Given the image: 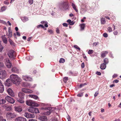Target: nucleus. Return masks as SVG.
<instances>
[{
	"label": "nucleus",
	"mask_w": 121,
	"mask_h": 121,
	"mask_svg": "<svg viewBox=\"0 0 121 121\" xmlns=\"http://www.w3.org/2000/svg\"><path fill=\"white\" fill-rule=\"evenodd\" d=\"M10 78L12 82L15 84H17V82L21 81V79L20 78L16 75L14 74H12L10 76Z\"/></svg>",
	"instance_id": "1"
},
{
	"label": "nucleus",
	"mask_w": 121,
	"mask_h": 121,
	"mask_svg": "<svg viewBox=\"0 0 121 121\" xmlns=\"http://www.w3.org/2000/svg\"><path fill=\"white\" fill-rule=\"evenodd\" d=\"M26 104L29 106L38 107L39 105L34 101L31 100H28L26 101Z\"/></svg>",
	"instance_id": "2"
},
{
	"label": "nucleus",
	"mask_w": 121,
	"mask_h": 121,
	"mask_svg": "<svg viewBox=\"0 0 121 121\" xmlns=\"http://www.w3.org/2000/svg\"><path fill=\"white\" fill-rule=\"evenodd\" d=\"M16 115L13 113L8 112L6 114V117L8 118H13L15 117Z\"/></svg>",
	"instance_id": "3"
},
{
	"label": "nucleus",
	"mask_w": 121,
	"mask_h": 121,
	"mask_svg": "<svg viewBox=\"0 0 121 121\" xmlns=\"http://www.w3.org/2000/svg\"><path fill=\"white\" fill-rule=\"evenodd\" d=\"M6 67L9 68H11L12 64L10 62V60L8 58H6L5 60V62Z\"/></svg>",
	"instance_id": "4"
},
{
	"label": "nucleus",
	"mask_w": 121,
	"mask_h": 121,
	"mask_svg": "<svg viewBox=\"0 0 121 121\" xmlns=\"http://www.w3.org/2000/svg\"><path fill=\"white\" fill-rule=\"evenodd\" d=\"M8 55L11 58H14L15 57V53L14 51L13 50L9 51L8 53Z\"/></svg>",
	"instance_id": "5"
},
{
	"label": "nucleus",
	"mask_w": 121,
	"mask_h": 121,
	"mask_svg": "<svg viewBox=\"0 0 121 121\" xmlns=\"http://www.w3.org/2000/svg\"><path fill=\"white\" fill-rule=\"evenodd\" d=\"M6 75V72L5 70H0V78H3Z\"/></svg>",
	"instance_id": "6"
},
{
	"label": "nucleus",
	"mask_w": 121,
	"mask_h": 121,
	"mask_svg": "<svg viewBox=\"0 0 121 121\" xmlns=\"http://www.w3.org/2000/svg\"><path fill=\"white\" fill-rule=\"evenodd\" d=\"M24 116L27 118H33L35 117L34 115L25 112Z\"/></svg>",
	"instance_id": "7"
},
{
	"label": "nucleus",
	"mask_w": 121,
	"mask_h": 121,
	"mask_svg": "<svg viewBox=\"0 0 121 121\" xmlns=\"http://www.w3.org/2000/svg\"><path fill=\"white\" fill-rule=\"evenodd\" d=\"M48 111H47L45 112V115H49L51 113V112L54 111L55 109V108H49Z\"/></svg>",
	"instance_id": "8"
},
{
	"label": "nucleus",
	"mask_w": 121,
	"mask_h": 121,
	"mask_svg": "<svg viewBox=\"0 0 121 121\" xmlns=\"http://www.w3.org/2000/svg\"><path fill=\"white\" fill-rule=\"evenodd\" d=\"M22 92L27 94L31 93L33 92V91L31 90L25 88H22Z\"/></svg>",
	"instance_id": "9"
},
{
	"label": "nucleus",
	"mask_w": 121,
	"mask_h": 121,
	"mask_svg": "<svg viewBox=\"0 0 121 121\" xmlns=\"http://www.w3.org/2000/svg\"><path fill=\"white\" fill-rule=\"evenodd\" d=\"M22 78L24 80L26 81H31L32 80L31 78L27 75L23 76Z\"/></svg>",
	"instance_id": "10"
},
{
	"label": "nucleus",
	"mask_w": 121,
	"mask_h": 121,
	"mask_svg": "<svg viewBox=\"0 0 121 121\" xmlns=\"http://www.w3.org/2000/svg\"><path fill=\"white\" fill-rule=\"evenodd\" d=\"M15 121H27L26 119L23 117H20L16 118Z\"/></svg>",
	"instance_id": "11"
},
{
	"label": "nucleus",
	"mask_w": 121,
	"mask_h": 121,
	"mask_svg": "<svg viewBox=\"0 0 121 121\" xmlns=\"http://www.w3.org/2000/svg\"><path fill=\"white\" fill-rule=\"evenodd\" d=\"M7 92L8 93V94L10 95L13 97L14 96V92H13V91L10 88H9L7 90Z\"/></svg>",
	"instance_id": "12"
},
{
	"label": "nucleus",
	"mask_w": 121,
	"mask_h": 121,
	"mask_svg": "<svg viewBox=\"0 0 121 121\" xmlns=\"http://www.w3.org/2000/svg\"><path fill=\"white\" fill-rule=\"evenodd\" d=\"M12 82L11 80L9 79H7L5 83V85L6 86H9L11 85V82Z\"/></svg>",
	"instance_id": "13"
},
{
	"label": "nucleus",
	"mask_w": 121,
	"mask_h": 121,
	"mask_svg": "<svg viewBox=\"0 0 121 121\" xmlns=\"http://www.w3.org/2000/svg\"><path fill=\"white\" fill-rule=\"evenodd\" d=\"M15 110L18 112H20L22 111V109L21 107L19 106L17 107H15Z\"/></svg>",
	"instance_id": "14"
},
{
	"label": "nucleus",
	"mask_w": 121,
	"mask_h": 121,
	"mask_svg": "<svg viewBox=\"0 0 121 121\" xmlns=\"http://www.w3.org/2000/svg\"><path fill=\"white\" fill-rule=\"evenodd\" d=\"M39 119L41 121H48L47 117L44 116L40 117H39Z\"/></svg>",
	"instance_id": "15"
},
{
	"label": "nucleus",
	"mask_w": 121,
	"mask_h": 121,
	"mask_svg": "<svg viewBox=\"0 0 121 121\" xmlns=\"http://www.w3.org/2000/svg\"><path fill=\"white\" fill-rule=\"evenodd\" d=\"M4 90V88L2 82L0 80V93H2Z\"/></svg>",
	"instance_id": "16"
},
{
	"label": "nucleus",
	"mask_w": 121,
	"mask_h": 121,
	"mask_svg": "<svg viewBox=\"0 0 121 121\" xmlns=\"http://www.w3.org/2000/svg\"><path fill=\"white\" fill-rule=\"evenodd\" d=\"M2 38L3 42L5 43H6L7 42V40L5 37V35H4L2 36Z\"/></svg>",
	"instance_id": "17"
},
{
	"label": "nucleus",
	"mask_w": 121,
	"mask_h": 121,
	"mask_svg": "<svg viewBox=\"0 0 121 121\" xmlns=\"http://www.w3.org/2000/svg\"><path fill=\"white\" fill-rule=\"evenodd\" d=\"M11 70L13 72L17 73H19V69L15 67H13L12 69Z\"/></svg>",
	"instance_id": "18"
},
{
	"label": "nucleus",
	"mask_w": 121,
	"mask_h": 121,
	"mask_svg": "<svg viewBox=\"0 0 121 121\" xmlns=\"http://www.w3.org/2000/svg\"><path fill=\"white\" fill-rule=\"evenodd\" d=\"M108 53V51H104L101 52V56L104 57Z\"/></svg>",
	"instance_id": "19"
},
{
	"label": "nucleus",
	"mask_w": 121,
	"mask_h": 121,
	"mask_svg": "<svg viewBox=\"0 0 121 121\" xmlns=\"http://www.w3.org/2000/svg\"><path fill=\"white\" fill-rule=\"evenodd\" d=\"M29 96L31 98H33L35 99H39L37 95H29Z\"/></svg>",
	"instance_id": "20"
},
{
	"label": "nucleus",
	"mask_w": 121,
	"mask_h": 121,
	"mask_svg": "<svg viewBox=\"0 0 121 121\" xmlns=\"http://www.w3.org/2000/svg\"><path fill=\"white\" fill-rule=\"evenodd\" d=\"M11 28L10 27H9V35H7H7L9 37H11L12 36V31L11 30Z\"/></svg>",
	"instance_id": "21"
},
{
	"label": "nucleus",
	"mask_w": 121,
	"mask_h": 121,
	"mask_svg": "<svg viewBox=\"0 0 121 121\" xmlns=\"http://www.w3.org/2000/svg\"><path fill=\"white\" fill-rule=\"evenodd\" d=\"M34 107H30L28 109V111L29 112L32 113H34Z\"/></svg>",
	"instance_id": "22"
},
{
	"label": "nucleus",
	"mask_w": 121,
	"mask_h": 121,
	"mask_svg": "<svg viewBox=\"0 0 121 121\" xmlns=\"http://www.w3.org/2000/svg\"><path fill=\"white\" fill-rule=\"evenodd\" d=\"M24 95L25 94L23 92H20L18 93V96L21 98H23Z\"/></svg>",
	"instance_id": "23"
},
{
	"label": "nucleus",
	"mask_w": 121,
	"mask_h": 121,
	"mask_svg": "<svg viewBox=\"0 0 121 121\" xmlns=\"http://www.w3.org/2000/svg\"><path fill=\"white\" fill-rule=\"evenodd\" d=\"M106 67V64L103 63L101 65L100 68L102 69H105Z\"/></svg>",
	"instance_id": "24"
},
{
	"label": "nucleus",
	"mask_w": 121,
	"mask_h": 121,
	"mask_svg": "<svg viewBox=\"0 0 121 121\" xmlns=\"http://www.w3.org/2000/svg\"><path fill=\"white\" fill-rule=\"evenodd\" d=\"M80 27L81 30H84L85 26V24H81L80 25Z\"/></svg>",
	"instance_id": "25"
},
{
	"label": "nucleus",
	"mask_w": 121,
	"mask_h": 121,
	"mask_svg": "<svg viewBox=\"0 0 121 121\" xmlns=\"http://www.w3.org/2000/svg\"><path fill=\"white\" fill-rule=\"evenodd\" d=\"M67 22L69 23V24L71 25H72L74 24V22L73 21H72L71 20L68 19L67 21Z\"/></svg>",
	"instance_id": "26"
},
{
	"label": "nucleus",
	"mask_w": 121,
	"mask_h": 121,
	"mask_svg": "<svg viewBox=\"0 0 121 121\" xmlns=\"http://www.w3.org/2000/svg\"><path fill=\"white\" fill-rule=\"evenodd\" d=\"M21 19L23 22H25L28 20V18L26 17H22L21 18Z\"/></svg>",
	"instance_id": "27"
},
{
	"label": "nucleus",
	"mask_w": 121,
	"mask_h": 121,
	"mask_svg": "<svg viewBox=\"0 0 121 121\" xmlns=\"http://www.w3.org/2000/svg\"><path fill=\"white\" fill-rule=\"evenodd\" d=\"M34 113H39V112L38 109L37 108H34Z\"/></svg>",
	"instance_id": "28"
},
{
	"label": "nucleus",
	"mask_w": 121,
	"mask_h": 121,
	"mask_svg": "<svg viewBox=\"0 0 121 121\" xmlns=\"http://www.w3.org/2000/svg\"><path fill=\"white\" fill-rule=\"evenodd\" d=\"M72 6L73 8L75 10V11L76 12H78V10L76 8V7L74 4L73 3H72Z\"/></svg>",
	"instance_id": "29"
},
{
	"label": "nucleus",
	"mask_w": 121,
	"mask_h": 121,
	"mask_svg": "<svg viewBox=\"0 0 121 121\" xmlns=\"http://www.w3.org/2000/svg\"><path fill=\"white\" fill-rule=\"evenodd\" d=\"M6 102V101L4 99H0V104H4Z\"/></svg>",
	"instance_id": "30"
},
{
	"label": "nucleus",
	"mask_w": 121,
	"mask_h": 121,
	"mask_svg": "<svg viewBox=\"0 0 121 121\" xmlns=\"http://www.w3.org/2000/svg\"><path fill=\"white\" fill-rule=\"evenodd\" d=\"M15 102V101L14 99L13 98H11L9 102L11 104H13Z\"/></svg>",
	"instance_id": "31"
},
{
	"label": "nucleus",
	"mask_w": 121,
	"mask_h": 121,
	"mask_svg": "<svg viewBox=\"0 0 121 121\" xmlns=\"http://www.w3.org/2000/svg\"><path fill=\"white\" fill-rule=\"evenodd\" d=\"M12 109L11 107L10 106H9L6 107L5 110L7 111H10Z\"/></svg>",
	"instance_id": "32"
},
{
	"label": "nucleus",
	"mask_w": 121,
	"mask_h": 121,
	"mask_svg": "<svg viewBox=\"0 0 121 121\" xmlns=\"http://www.w3.org/2000/svg\"><path fill=\"white\" fill-rule=\"evenodd\" d=\"M11 97L9 96H7L5 98V99L8 101L9 102Z\"/></svg>",
	"instance_id": "33"
},
{
	"label": "nucleus",
	"mask_w": 121,
	"mask_h": 121,
	"mask_svg": "<svg viewBox=\"0 0 121 121\" xmlns=\"http://www.w3.org/2000/svg\"><path fill=\"white\" fill-rule=\"evenodd\" d=\"M104 63L106 64H107L109 62L108 59L107 58H105L104 60Z\"/></svg>",
	"instance_id": "34"
},
{
	"label": "nucleus",
	"mask_w": 121,
	"mask_h": 121,
	"mask_svg": "<svg viewBox=\"0 0 121 121\" xmlns=\"http://www.w3.org/2000/svg\"><path fill=\"white\" fill-rule=\"evenodd\" d=\"M101 22L102 24H104L106 22L105 19L103 18H101Z\"/></svg>",
	"instance_id": "35"
},
{
	"label": "nucleus",
	"mask_w": 121,
	"mask_h": 121,
	"mask_svg": "<svg viewBox=\"0 0 121 121\" xmlns=\"http://www.w3.org/2000/svg\"><path fill=\"white\" fill-rule=\"evenodd\" d=\"M17 100L19 102L21 103H23L24 102V101L22 99H17Z\"/></svg>",
	"instance_id": "36"
},
{
	"label": "nucleus",
	"mask_w": 121,
	"mask_h": 121,
	"mask_svg": "<svg viewBox=\"0 0 121 121\" xmlns=\"http://www.w3.org/2000/svg\"><path fill=\"white\" fill-rule=\"evenodd\" d=\"M65 61V60L62 58H60L59 60V62L60 63H63Z\"/></svg>",
	"instance_id": "37"
},
{
	"label": "nucleus",
	"mask_w": 121,
	"mask_h": 121,
	"mask_svg": "<svg viewBox=\"0 0 121 121\" xmlns=\"http://www.w3.org/2000/svg\"><path fill=\"white\" fill-rule=\"evenodd\" d=\"M68 78L67 77H65L64 78L63 80L65 83H66L68 80Z\"/></svg>",
	"instance_id": "38"
},
{
	"label": "nucleus",
	"mask_w": 121,
	"mask_h": 121,
	"mask_svg": "<svg viewBox=\"0 0 121 121\" xmlns=\"http://www.w3.org/2000/svg\"><path fill=\"white\" fill-rule=\"evenodd\" d=\"M23 86H30V84L27 83H23Z\"/></svg>",
	"instance_id": "39"
},
{
	"label": "nucleus",
	"mask_w": 121,
	"mask_h": 121,
	"mask_svg": "<svg viewBox=\"0 0 121 121\" xmlns=\"http://www.w3.org/2000/svg\"><path fill=\"white\" fill-rule=\"evenodd\" d=\"M74 47L75 48L78 49L79 51L80 50V48L78 46L76 45H74Z\"/></svg>",
	"instance_id": "40"
},
{
	"label": "nucleus",
	"mask_w": 121,
	"mask_h": 121,
	"mask_svg": "<svg viewBox=\"0 0 121 121\" xmlns=\"http://www.w3.org/2000/svg\"><path fill=\"white\" fill-rule=\"evenodd\" d=\"M0 23H3L4 24H6V22L0 19Z\"/></svg>",
	"instance_id": "41"
},
{
	"label": "nucleus",
	"mask_w": 121,
	"mask_h": 121,
	"mask_svg": "<svg viewBox=\"0 0 121 121\" xmlns=\"http://www.w3.org/2000/svg\"><path fill=\"white\" fill-rule=\"evenodd\" d=\"M93 52V51L91 50H89L88 52V53L89 54H92Z\"/></svg>",
	"instance_id": "42"
},
{
	"label": "nucleus",
	"mask_w": 121,
	"mask_h": 121,
	"mask_svg": "<svg viewBox=\"0 0 121 121\" xmlns=\"http://www.w3.org/2000/svg\"><path fill=\"white\" fill-rule=\"evenodd\" d=\"M40 27H41L43 28H44V26L43 25H38L37 26V28H39Z\"/></svg>",
	"instance_id": "43"
},
{
	"label": "nucleus",
	"mask_w": 121,
	"mask_h": 121,
	"mask_svg": "<svg viewBox=\"0 0 121 121\" xmlns=\"http://www.w3.org/2000/svg\"><path fill=\"white\" fill-rule=\"evenodd\" d=\"M51 121H58V120L57 118L55 117L52 118Z\"/></svg>",
	"instance_id": "44"
},
{
	"label": "nucleus",
	"mask_w": 121,
	"mask_h": 121,
	"mask_svg": "<svg viewBox=\"0 0 121 121\" xmlns=\"http://www.w3.org/2000/svg\"><path fill=\"white\" fill-rule=\"evenodd\" d=\"M108 31L109 32H111L112 31V29L111 28L109 27L108 28Z\"/></svg>",
	"instance_id": "45"
},
{
	"label": "nucleus",
	"mask_w": 121,
	"mask_h": 121,
	"mask_svg": "<svg viewBox=\"0 0 121 121\" xmlns=\"http://www.w3.org/2000/svg\"><path fill=\"white\" fill-rule=\"evenodd\" d=\"M9 41L10 42V43L12 45H13V42L12 40L9 39Z\"/></svg>",
	"instance_id": "46"
},
{
	"label": "nucleus",
	"mask_w": 121,
	"mask_h": 121,
	"mask_svg": "<svg viewBox=\"0 0 121 121\" xmlns=\"http://www.w3.org/2000/svg\"><path fill=\"white\" fill-rule=\"evenodd\" d=\"M83 95V93H80L77 95V96L78 97H81Z\"/></svg>",
	"instance_id": "47"
},
{
	"label": "nucleus",
	"mask_w": 121,
	"mask_h": 121,
	"mask_svg": "<svg viewBox=\"0 0 121 121\" xmlns=\"http://www.w3.org/2000/svg\"><path fill=\"white\" fill-rule=\"evenodd\" d=\"M4 65L2 63L0 62V68H1L2 67H3Z\"/></svg>",
	"instance_id": "48"
},
{
	"label": "nucleus",
	"mask_w": 121,
	"mask_h": 121,
	"mask_svg": "<svg viewBox=\"0 0 121 121\" xmlns=\"http://www.w3.org/2000/svg\"><path fill=\"white\" fill-rule=\"evenodd\" d=\"M103 36L105 37H107L108 36V34L106 33H104L103 34Z\"/></svg>",
	"instance_id": "49"
},
{
	"label": "nucleus",
	"mask_w": 121,
	"mask_h": 121,
	"mask_svg": "<svg viewBox=\"0 0 121 121\" xmlns=\"http://www.w3.org/2000/svg\"><path fill=\"white\" fill-rule=\"evenodd\" d=\"M6 9V8L5 7H3L1 8V10L2 11H5Z\"/></svg>",
	"instance_id": "50"
},
{
	"label": "nucleus",
	"mask_w": 121,
	"mask_h": 121,
	"mask_svg": "<svg viewBox=\"0 0 121 121\" xmlns=\"http://www.w3.org/2000/svg\"><path fill=\"white\" fill-rule=\"evenodd\" d=\"M29 2L30 4H32L33 3V0H29Z\"/></svg>",
	"instance_id": "51"
},
{
	"label": "nucleus",
	"mask_w": 121,
	"mask_h": 121,
	"mask_svg": "<svg viewBox=\"0 0 121 121\" xmlns=\"http://www.w3.org/2000/svg\"><path fill=\"white\" fill-rule=\"evenodd\" d=\"M86 85V83H84L83 84H81L80 85V88H81L82 86H84Z\"/></svg>",
	"instance_id": "52"
},
{
	"label": "nucleus",
	"mask_w": 121,
	"mask_h": 121,
	"mask_svg": "<svg viewBox=\"0 0 121 121\" xmlns=\"http://www.w3.org/2000/svg\"><path fill=\"white\" fill-rule=\"evenodd\" d=\"M68 74L69 75H72L73 74V72L71 71H69V72H68Z\"/></svg>",
	"instance_id": "53"
},
{
	"label": "nucleus",
	"mask_w": 121,
	"mask_h": 121,
	"mask_svg": "<svg viewBox=\"0 0 121 121\" xmlns=\"http://www.w3.org/2000/svg\"><path fill=\"white\" fill-rule=\"evenodd\" d=\"M85 65L84 63V62L82 63L81 64V66L82 68H84L85 67Z\"/></svg>",
	"instance_id": "54"
},
{
	"label": "nucleus",
	"mask_w": 121,
	"mask_h": 121,
	"mask_svg": "<svg viewBox=\"0 0 121 121\" xmlns=\"http://www.w3.org/2000/svg\"><path fill=\"white\" fill-rule=\"evenodd\" d=\"M113 33L115 35H117L118 34V32L117 31H115L113 32Z\"/></svg>",
	"instance_id": "55"
},
{
	"label": "nucleus",
	"mask_w": 121,
	"mask_h": 121,
	"mask_svg": "<svg viewBox=\"0 0 121 121\" xmlns=\"http://www.w3.org/2000/svg\"><path fill=\"white\" fill-rule=\"evenodd\" d=\"M96 74L99 75H100L101 74V73L100 72L98 71H97L96 72Z\"/></svg>",
	"instance_id": "56"
},
{
	"label": "nucleus",
	"mask_w": 121,
	"mask_h": 121,
	"mask_svg": "<svg viewBox=\"0 0 121 121\" xmlns=\"http://www.w3.org/2000/svg\"><path fill=\"white\" fill-rule=\"evenodd\" d=\"M63 25L65 27H67L68 26V24L66 23H64Z\"/></svg>",
	"instance_id": "57"
},
{
	"label": "nucleus",
	"mask_w": 121,
	"mask_h": 121,
	"mask_svg": "<svg viewBox=\"0 0 121 121\" xmlns=\"http://www.w3.org/2000/svg\"><path fill=\"white\" fill-rule=\"evenodd\" d=\"M98 94V91H97L96 92H95V94L94 95V96L95 97H96V96H97Z\"/></svg>",
	"instance_id": "58"
},
{
	"label": "nucleus",
	"mask_w": 121,
	"mask_h": 121,
	"mask_svg": "<svg viewBox=\"0 0 121 121\" xmlns=\"http://www.w3.org/2000/svg\"><path fill=\"white\" fill-rule=\"evenodd\" d=\"M48 32L50 33V34H52L53 33V31L51 30H48Z\"/></svg>",
	"instance_id": "59"
},
{
	"label": "nucleus",
	"mask_w": 121,
	"mask_h": 121,
	"mask_svg": "<svg viewBox=\"0 0 121 121\" xmlns=\"http://www.w3.org/2000/svg\"><path fill=\"white\" fill-rule=\"evenodd\" d=\"M98 43H93V46H96L97 45V44Z\"/></svg>",
	"instance_id": "60"
},
{
	"label": "nucleus",
	"mask_w": 121,
	"mask_h": 121,
	"mask_svg": "<svg viewBox=\"0 0 121 121\" xmlns=\"http://www.w3.org/2000/svg\"><path fill=\"white\" fill-rule=\"evenodd\" d=\"M56 32L57 33H59V30L58 28H56Z\"/></svg>",
	"instance_id": "61"
},
{
	"label": "nucleus",
	"mask_w": 121,
	"mask_h": 121,
	"mask_svg": "<svg viewBox=\"0 0 121 121\" xmlns=\"http://www.w3.org/2000/svg\"><path fill=\"white\" fill-rule=\"evenodd\" d=\"M114 82L116 83H118L119 82V80H118L117 79H116L115 80H114Z\"/></svg>",
	"instance_id": "62"
},
{
	"label": "nucleus",
	"mask_w": 121,
	"mask_h": 121,
	"mask_svg": "<svg viewBox=\"0 0 121 121\" xmlns=\"http://www.w3.org/2000/svg\"><path fill=\"white\" fill-rule=\"evenodd\" d=\"M45 24L44 25L46 27H48V22H46V23H45Z\"/></svg>",
	"instance_id": "63"
},
{
	"label": "nucleus",
	"mask_w": 121,
	"mask_h": 121,
	"mask_svg": "<svg viewBox=\"0 0 121 121\" xmlns=\"http://www.w3.org/2000/svg\"><path fill=\"white\" fill-rule=\"evenodd\" d=\"M29 121H37L35 119H30L29 120Z\"/></svg>",
	"instance_id": "64"
}]
</instances>
